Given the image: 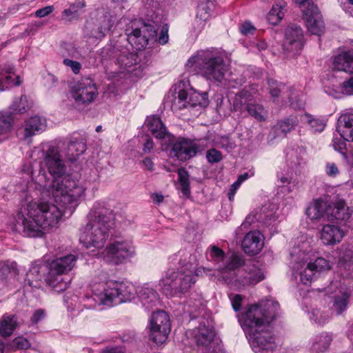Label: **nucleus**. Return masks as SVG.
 Here are the masks:
<instances>
[{
	"instance_id": "f257e3e1",
	"label": "nucleus",
	"mask_w": 353,
	"mask_h": 353,
	"mask_svg": "<svg viewBox=\"0 0 353 353\" xmlns=\"http://www.w3.org/2000/svg\"><path fill=\"white\" fill-rule=\"evenodd\" d=\"M31 157L42 159L45 167L54 178L50 182L47 180L45 171H40L35 183L43 189V194L52 195L57 202L63 206L78 205L85 197V188L71 175L66 174L67 167L58 148L49 143H43L34 148Z\"/></svg>"
},
{
	"instance_id": "f03ea898",
	"label": "nucleus",
	"mask_w": 353,
	"mask_h": 353,
	"mask_svg": "<svg viewBox=\"0 0 353 353\" xmlns=\"http://www.w3.org/2000/svg\"><path fill=\"white\" fill-rule=\"evenodd\" d=\"M53 199V201L32 202L28 205L27 214H19L17 230L22 232L24 236L41 237L47 231L57 228L59 221L66 210L72 214L77 205L63 206Z\"/></svg>"
},
{
	"instance_id": "7ed1b4c3",
	"label": "nucleus",
	"mask_w": 353,
	"mask_h": 353,
	"mask_svg": "<svg viewBox=\"0 0 353 353\" xmlns=\"http://www.w3.org/2000/svg\"><path fill=\"white\" fill-rule=\"evenodd\" d=\"M173 264L178 263L179 267L176 271L170 269L159 281V285L167 295L178 296L185 294L196 282L195 276L211 275L210 269L196 268V259L185 251H179L170 257Z\"/></svg>"
},
{
	"instance_id": "20e7f679",
	"label": "nucleus",
	"mask_w": 353,
	"mask_h": 353,
	"mask_svg": "<svg viewBox=\"0 0 353 353\" xmlns=\"http://www.w3.org/2000/svg\"><path fill=\"white\" fill-rule=\"evenodd\" d=\"M113 211L105 203L96 202L88 215V223L81 228L80 241L86 248H103L114 224Z\"/></svg>"
},
{
	"instance_id": "39448f33",
	"label": "nucleus",
	"mask_w": 353,
	"mask_h": 353,
	"mask_svg": "<svg viewBox=\"0 0 353 353\" xmlns=\"http://www.w3.org/2000/svg\"><path fill=\"white\" fill-rule=\"evenodd\" d=\"M93 297H87V307L94 309L97 305L110 306L130 301L135 296L137 290L130 283L116 281H99L95 279L91 285Z\"/></svg>"
},
{
	"instance_id": "423d86ee",
	"label": "nucleus",
	"mask_w": 353,
	"mask_h": 353,
	"mask_svg": "<svg viewBox=\"0 0 353 353\" xmlns=\"http://www.w3.org/2000/svg\"><path fill=\"white\" fill-rule=\"evenodd\" d=\"M161 0H142L146 10L148 19L153 24L141 20L132 21L125 30L128 41L138 50L144 48L150 39L157 37V26L161 23V17L155 13L161 6Z\"/></svg>"
},
{
	"instance_id": "0eeeda50",
	"label": "nucleus",
	"mask_w": 353,
	"mask_h": 353,
	"mask_svg": "<svg viewBox=\"0 0 353 353\" xmlns=\"http://www.w3.org/2000/svg\"><path fill=\"white\" fill-rule=\"evenodd\" d=\"M188 71L199 72L207 80L222 83L225 79L228 65L223 54L214 50L198 51L187 61Z\"/></svg>"
},
{
	"instance_id": "6e6552de",
	"label": "nucleus",
	"mask_w": 353,
	"mask_h": 353,
	"mask_svg": "<svg viewBox=\"0 0 353 353\" xmlns=\"http://www.w3.org/2000/svg\"><path fill=\"white\" fill-rule=\"evenodd\" d=\"M299 247H295L290 252L291 264L294 271L300 274V280L304 285H308L321 272L330 270L332 268L329 261L318 257L314 261H310V252Z\"/></svg>"
},
{
	"instance_id": "1a4fd4ad",
	"label": "nucleus",
	"mask_w": 353,
	"mask_h": 353,
	"mask_svg": "<svg viewBox=\"0 0 353 353\" xmlns=\"http://www.w3.org/2000/svg\"><path fill=\"white\" fill-rule=\"evenodd\" d=\"M279 303L268 301L264 305L255 304L248 306L239 318L241 325L246 335L266 328L274 317Z\"/></svg>"
},
{
	"instance_id": "9d476101",
	"label": "nucleus",
	"mask_w": 353,
	"mask_h": 353,
	"mask_svg": "<svg viewBox=\"0 0 353 353\" xmlns=\"http://www.w3.org/2000/svg\"><path fill=\"white\" fill-rule=\"evenodd\" d=\"M77 260V257L72 254L52 260L45 279L47 284L57 292L65 290L69 285V281L65 279L63 275L73 269Z\"/></svg>"
},
{
	"instance_id": "9b49d317",
	"label": "nucleus",
	"mask_w": 353,
	"mask_h": 353,
	"mask_svg": "<svg viewBox=\"0 0 353 353\" xmlns=\"http://www.w3.org/2000/svg\"><path fill=\"white\" fill-rule=\"evenodd\" d=\"M101 57L104 59H112L120 69H128L138 63V54L123 44L121 39L111 43L102 49Z\"/></svg>"
},
{
	"instance_id": "f8f14e48",
	"label": "nucleus",
	"mask_w": 353,
	"mask_h": 353,
	"mask_svg": "<svg viewBox=\"0 0 353 353\" xmlns=\"http://www.w3.org/2000/svg\"><path fill=\"white\" fill-rule=\"evenodd\" d=\"M135 248L132 240L121 239L109 244L102 252L103 259L115 265L123 263L126 259L134 256Z\"/></svg>"
},
{
	"instance_id": "ddd939ff",
	"label": "nucleus",
	"mask_w": 353,
	"mask_h": 353,
	"mask_svg": "<svg viewBox=\"0 0 353 353\" xmlns=\"http://www.w3.org/2000/svg\"><path fill=\"white\" fill-rule=\"evenodd\" d=\"M150 337L157 344H162L171 330L170 318L164 311L153 312L149 325Z\"/></svg>"
},
{
	"instance_id": "4468645a",
	"label": "nucleus",
	"mask_w": 353,
	"mask_h": 353,
	"mask_svg": "<svg viewBox=\"0 0 353 353\" xmlns=\"http://www.w3.org/2000/svg\"><path fill=\"white\" fill-rule=\"evenodd\" d=\"M294 3L301 7L307 3V6L302 10L303 19L305 22L309 32L313 34L321 36L325 29V23L319 8L309 0H293Z\"/></svg>"
},
{
	"instance_id": "2eb2a0df",
	"label": "nucleus",
	"mask_w": 353,
	"mask_h": 353,
	"mask_svg": "<svg viewBox=\"0 0 353 353\" xmlns=\"http://www.w3.org/2000/svg\"><path fill=\"white\" fill-rule=\"evenodd\" d=\"M70 94L78 104H89L98 96L96 83L90 77H84L70 87Z\"/></svg>"
},
{
	"instance_id": "dca6fc26",
	"label": "nucleus",
	"mask_w": 353,
	"mask_h": 353,
	"mask_svg": "<svg viewBox=\"0 0 353 353\" xmlns=\"http://www.w3.org/2000/svg\"><path fill=\"white\" fill-rule=\"evenodd\" d=\"M208 105V99L206 92L199 93L193 90L190 91L180 90L172 102V109L176 111L196 105L206 107Z\"/></svg>"
},
{
	"instance_id": "f3484780",
	"label": "nucleus",
	"mask_w": 353,
	"mask_h": 353,
	"mask_svg": "<svg viewBox=\"0 0 353 353\" xmlns=\"http://www.w3.org/2000/svg\"><path fill=\"white\" fill-rule=\"evenodd\" d=\"M254 353H274L275 339L267 328L246 335Z\"/></svg>"
},
{
	"instance_id": "a211bd4d",
	"label": "nucleus",
	"mask_w": 353,
	"mask_h": 353,
	"mask_svg": "<svg viewBox=\"0 0 353 353\" xmlns=\"http://www.w3.org/2000/svg\"><path fill=\"white\" fill-rule=\"evenodd\" d=\"M112 22L111 16L99 12L96 17L88 20L85 26V33L89 37L101 39L111 30Z\"/></svg>"
},
{
	"instance_id": "6ab92c4d",
	"label": "nucleus",
	"mask_w": 353,
	"mask_h": 353,
	"mask_svg": "<svg viewBox=\"0 0 353 353\" xmlns=\"http://www.w3.org/2000/svg\"><path fill=\"white\" fill-rule=\"evenodd\" d=\"M168 142L172 145L171 152L182 161L192 158L199 151L202 150L197 141L190 139L179 137L174 141L173 137V140Z\"/></svg>"
},
{
	"instance_id": "aec40b11",
	"label": "nucleus",
	"mask_w": 353,
	"mask_h": 353,
	"mask_svg": "<svg viewBox=\"0 0 353 353\" xmlns=\"http://www.w3.org/2000/svg\"><path fill=\"white\" fill-rule=\"evenodd\" d=\"M303 32L300 26L291 24L287 27L283 42V50L288 55L298 54L303 48Z\"/></svg>"
},
{
	"instance_id": "412c9836",
	"label": "nucleus",
	"mask_w": 353,
	"mask_h": 353,
	"mask_svg": "<svg viewBox=\"0 0 353 353\" xmlns=\"http://www.w3.org/2000/svg\"><path fill=\"white\" fill-rule=\"evenodd\" d=\"M275 212L270 205H265L259 210L248 214L244 222L236 229V234H240L244 230H247L252 223L255 221L261 222L270 225L276 221Z\"/></svg>"
},
{
	"instance_id": "4be33fe9",
	"label": "nucleus",
	"mask_w": 353,
	"mask_h": 353,
	"mask_svg": "<svg viewBox=\"0 0 353 353\" xmlns=\"http://www.w3.org/2000/svg\"><path fill=\"white\" fill-rule=\"evenodd\" d=\"M243 265L241 256L233 254L226 261L223 266L219 267L216 271L219 279L229 283L236 276V270Z\"/></svg>"
},
{
	"instance_id": "5701e85b",
	"label": "nucleus",
	"mask_w": 353,
	"mask_h": 353,
	"mask_svg": "<svg viewBox=\"0 0 353 353\" xmlns=\"http://www.w3.org/2000/svg\"><path fill=\"white\" fill-rule=\"evenodd\" d=\"M46 128V121L39 117H32L25 121L22 128V137L28 143L31 142L32 137L43 132Z\"/></svg>"
},
{
	"instance_id": "b1692460",
	"label": "nucleus",
	"mask_w": 353,
	"mask_h": 353,
	"mask_svg": "<svg viewBox=\"0 0 353 353\" xmlns=\"http://www.w3.org/2000/svg\"><path fill=\"white\" fill-rule=\"evenodd\" d=\"M263 245V236L259 231H252L247 233L242 241V248L244 252L250 256L259 254Z\"/></svg>"
},
{
	"instance_id": "393cba45",
	"label": "nucleus",
	"mask_w": 353,
	"mask_h": 353,
	"mask_svg": "<svg viewBox=\"0 0 353 353\" xmlns=\"http://www.w3.org/2000/svg\"><path fill=\"white\" fill-rule=\"evenodd\" d=\"M353 214V209L347 205L344 199L337 197L330 204L328 219L347 221Z\"/></svg>"
},
{
	"instance_id": "a878e982",
	"label": "nucleus",
	"mask_w": 353,
	"mask_h": 353,
	"mask_svg": "<svg viewBox=\"0 0 353 353\" xmlns=\"http://www.w3.org/2000/svg\"><path fill=\"white\" fill-rule=\"evenodd\" d=\"M344 235V232L340 227L332 224L325 225L321 230V240L325 245L339 243Z\"/></svg>"
},
{
	"instance_id": "bb28decb",
	"label": "nucleus",
	"mask_w": 353,
	"mask_h": 353,
	"mask_svg": "<svg viewBox=\"0 0 353 353\" xmlns=\"http://www.w3.org/2000/svg\"><path fill=\"white\" fill-rule=\"evenodd\" d=\"M324 290L325 293L329 295L336 294V290H339V292L341 294L340 296L338 295L335 296L334 302V308L337 314H341L346 310L348 295L343 291V288L341 287L339 282L337 281H332Z\"/></svg>"
},
{
	"instance_id": "cd10ccee",
	"label": "nucleus",
	"mask_w": 353,
	"mask_h": 353,
	"mask_svg": "<svg viewBox=\"0 0 353 353\" xmlns=\"http://www.w3.org/2000/svg\"><path fill=\"white\" fill-rule=\"evenodd\" d=\"M297 125L296 118L290 117L278 121L272 128L268 135L269 142H272L276 138H283L291 132Z\"/></svg>"
},
{
	"instance_id": "c85d7f7f",
	"label": "nucleus",
	"mask_w": 353,
	"mask_h": 353,
	"mask_svg": "<svg viewBox=\"0 0 353 353\" xmlns=\"http://www.w3.org/2000/svg\"><path fill=\"white\" fill-rule=\"evenodd\" d=\"M146 126L155 138L165 139L166 141L173 140V136L168 132L165 125L159 117L156 116L148 117Z\"/></svg>"
},
{
	"instance_id": "c756f323",
	"label": "nucleus",
	"mask_w": 353,
	"mask_h": 353,
	"mask_svg": "<svg viewBox=\"0 0 353 353\" xmlns=\"http://www.w3.org/2000/svg\"><path fill=\"white\" fill-rule=\"evenodd\" d=\"M194 339L197 345L208 350L212 348L215 336L212 329L207 327L205 325H200L194 330Z\"/></svg>"
},
{
	"instance_id": "7c9ffc66",
	"label": "nucleus",
	"mask_w": 353,
	"mask_h": 353,
	"mask_svg": "<svg viewBox=\"0 0 353 353\" xmlns=\"http://www.w3.org/2000/svg\"><path fill=\"white\" fill-rule=\"evenodd\" d=\"M330 203L322 199L315 200L306 210V214L311 220H316L326 216L329 217Z\"/></svg>"
},
{
	"instance_id": "2f4dec72",
	"label": "nucleus",
	"mask_w": 353,
	"mask_h": 353,
	"mask_svg": "<svg viewBox=\"0 0 353 353\" xmlns=\"http://www.w3.org/2000/svg\"><path fill=\"white\" fill-rule=\"evenodd\" d=\"M336 131L341 138L347 141H353V114H343L337 121Z\"/></svg>"
},
{
	"instance_id": "473e14b6",
	"label": "nucleus",
	"mask_w": 353,
	"mask_h": 353,
	"mask_svg": "<svg viewBox=\"0 0 353 353\" xmlns=\"http://www.w3.org/2000/svg\"><path fill=\"white\" fill-rule=\"evenodd\" d=\"M138 297L143 306L146 309L152 308L159 302L157 292L148 283L140 288L138 291Z\"/></svg>"
},
{
	"instance_id": "72a5a7b5",
	"label": "nucleus",
	"mask_w": 353,
	"mask_h": 353,
	"mask_svg": "<svg viewBox=\"0 0 353 353\" xmlns=\"http://www.w3.org/2000/svg\"><path fill=\"white\" fill-rule=\"evenodd\" d=\"M306 154L301 148L291 150L287 153V163L295 172H300L306 165Z\"/></svg>"
},
{
	"instance_id": "f704fd0d",
	"label": "nucleus",
	"mask_w": 353,
	"mask_h": 353,
	"mask_svg": "<svg viewBox=\"0 0 353 353\" xmlns=\"http://www.w3.org/2000/svg\"><path fill=\"white\" fill-rule=\"evenodd\" d=\"M333 68L339 71L353 72V51H347L336 55L333 61Z\"/></svg>"
},
{
	"instance_id": "c9c22d12",
	"label": "nucleus",
	"mask_w": 353,
	"mask_h": 353,
	"mask_svg": "<svg viewBox=\"0 0 353 353\" xmlns=\"http://www.w3.org/2000/svg\"><path fill=\"white\" fill-rule=\"evenodd\" d=\"M45 266L39 264H32L26 274L24 285L26 288H38L41 285V281L44 273Z\"/></svg>"
},
{
	"instance_id": "e433bc0d",
	"label": "nucleus",
	"mask_w": 353,
	"mask_h": 353,
	"mask_svg": "<svg viewBox=\"0 0 353 353\" xmlns=\"http://www.w3.org/2000/svg\"><path fill=\"white\" fill-rule=\"evenodd\" d=\"M333 340L332 333L322 332L313 339L310 349V353H323L326 352Z\"/></svg>"
},
{
	"instance_id": "4c0bfd02",
	"label": "nucleus",
	"mask_w": 353,
	"mask_h": 353,
	"mask_svg": "<svg viewBox=\"0 0 353 353\" xmlns=\"http://www.w3.org/2000/svg\"><path fill=\"white\" fill-rule=\"evenodd\" d=\"M20 83L19 77L14 72L13 67L8 65L0 72V91L3 92Z\"/></svg>"
},
{
	"instance_id": "58836bf2",
	"label": "nucleus",
	"mask_w": 353,
	"mask_h": 353,
	"mask_svg": "<svg viewBox=\"0 0 353 353\" xmlns=\"http://www.w3.org/2000/svg\"><path fill=\"white\" fill-rule=\"evenodd\" d=\"M86 148V144L83 140H75L68 143L63 152L69 161H74L85 152Z\"/></svg>"
},
{
	"instance_id": "ea45409f",
	"label": "nucleus",
	"mask_w": 353,
	"mask_h": 353,
	"mask_svg": "<svg viewBox=\"0 0 353 353\" xmlns=\"http://www.w3.org/2000/svg\"><path fill=\"white\" fill-rule=\"evenodd\" d=\"M213 8L214 3L212 0H200L197 7L196 23L201 26H203Z\"/></svg>"
},
{
	"instance_id": "a19ab883",
	"label": "nucleus",
	"mask_w": 353,
	"mask_h": 353,
	"mask_svg": "<svg viewBox=\"0 0 353 353\" xmlns=\"http://www.w3.org/2000/svg\"><path fill=\"white\" fill-rule=\"evenodd\" d=\"M340 273L343 277H350L353 272V255L350 250L340 256L339 261Z\"/></svg>"
},
{
	"instance_id": "79ce46f5",
	"label": "nucleus",
	"mask_w": 353,
	"mask_h": 353,
	"mask_svg": "<svg viewBox=\"0 0 353 353\" xmlns=\"http://www.w3.org/2000/svg\"><path fill=\"white\" fill-rule=\"evenodd\" d=\"M285 3L283 1L276 2L267 14L269 23L277 25L283 18L285 12Z\"/></svg>"
},
{
	"instance_id": "37998d69",
	"label": "nucleus",
	"mask_w": 353,
	"mask_h": 353,
	"mask_svg": "<svg viewBox=\"0 0 353 353\" xmlns=\"http://www.w3.org/2000/svg\"><path fill=\"white\" fill-rule=\"evenodd\" d=\"M264 279L263 272L254 267L250 269L248 275H241L236 280L242 286L255 285Z\"/></svg>"
},
{
	"instance_id": "c03bdc74",
	"label": "nucleus",
	"mask_w": 353,
	"mask_h": 353,
	"mask_svg": "<svg viewBox=\"0 0 353 353\" xmlns=\"http://www.w3.org/2000/svg\"><path fill=\"white\" fill-rule=\"evenodd\" d=\"M17 326L14 315H5L0 323V334L4 337L10 336Z\"/></svg>"
},
{
	"instance_id": "a18cd8bd",
	"label": "nucleus",
	"mask_w": 353,
	"mask_h": 353,
	"mask_svg": "<svg viewBox=\"0 0 353 353\" xmlns=\"http://www.w3.org/2000/svg\"><path fill=\"white\" fill-rule=\"evenodd\" d=\"M31 106V103L28 101L26 95H22L19 99H15L12 105L10 106V113L12 114H23L28 111Z\"/></svg>"
},
{
	"instance_id": "49530a36",
	"label": "nucleus",
	"mask_w": 353,
	"mask_h": 353,
	"mask_svg": "<svg viewBox=\"0 0 353 353\" xmlns=\"http://www.w3.org/2000/svg\"><path fill=\"white\" fill-rule=\"evenodd\" d=\"M252 99L250 95L247 92H241L238 93L233 101V110L243 112L246 111V106L250 103Z\"/></svg>"
},
{
	"instance_id": "de8ad7c7",
	"label": "nucleus",
	"mask_w": 353,
	"mask_h": 353,
	"mask_svg": "<svg viewBox=\"0 0 353 353\" xmlns=\"http://www.w3.org/2000/svg\"><path fill=\"white\" fill-rule=\"evenodd\" d=\"M246 111L250 116L253 117L259 121L265 120L267 112L261 105L251 101V103L246 106Z\"/></svg>"
},
{
	"instance_id": "09e8293b",
	"label": "nucleus",
	"mask_w": 353,
	"mask_h": 353,
	"mask_svg": "<svg viewBox=\"0 0 353 353\" xmlns=\"http://www.w3.org/2000/svg\"><path fill=\"white\" fill-rule=\"evenodd\" d=\"M177 172L179 176V183L181 192L184 195L188 196L190 193L188 172L187 170L182 168H179Z\"/></svg>"
},
{
	"instance_id": "8fccbe9b",
	"label": "nucleus",
	"mask_w": 353,
	"mask_h": 353,
	"mask_svg": "<svg viewBox=\"0 0 353 353\" xmlns=\"http://www.w3.org/2000/svg\"><path fill=\"white\" fill-rule=\"evenodd\" d=\"M208 260L214 263H219L225 257V252L216 245H210L206 251Z\"/></svg>"
},
{
	"instance_id": "3c124183",
	"label": "nucleus",
	"mask_w": 353,
	"mask_h": 353,
	"mask_svg": "<svg viewBox=\"0 0 353 353\" xmlns=\"http://www.w3.org/2000/svg\"><path fill=\"white\" fill-rule=\"evenodd\" d=\"M310 320L318 324H324L330 318L328 310H321L318 308L313 309L310 313Z\"/></svg>"
},
{
	"instance_id": "603ef678",
	"label": "nucleus",
	"mask_w": 353,
	"mask_h": 353,
	"mask_svg": "<svg viewBox=\"0 0 353 353\" xmlns=\"http://www.w3.org/2000/svg\"><path fill=\"white\" fill-rule=\"evenodd\" d=\"M13 119L11 114H4L0 112V134L8 132L12 125Z\"/></svg>"
},
{
	"instance_id": "864d4df0",
	"label": "nucleus",
	"mask_w": 353,
	"mask_h": 353,
	"mask_svg": "<svg viewBox=\"0 0 353 353\" xmlns=\"http://www.w3.org/2000/svg\"><path fill=\"white\" fill-rule=\"evenodd\" d=\"M19 269L16 262L7 261L3 263L0 267V276L2 277H6L8 274H18Z\"/></svg>"
},
{
	"instance_id": "5fc2aeb1",
	"label": "nucleus",
	"mask_w": 353,
	"mask_h": 353,
	"mask_svg": "<svg viewBox=\"0 0 353 353\" xmlns=\"http://www.w3.org/2000/svg\"><path fill=\"white\" fill-rule=\"evenodd\" d=\"M305 119L314 132H321L325 127V123L322 119L312 118L311 115L308 114L305 115Z\"/></svg>"
},
{
	"instance_id": "6e6d98bb",
	"label": "nucleus",
	"mask_w": 353,
	"mask_h": 353,
	"mask_svg": "<svg viewBox=\"0 0 353 353\" xmlns=\"http://www.w3.org/2000/svg\"><path fill=\"white\" fill-rule=\"evenodd\" d=\"M268 85L270 94L274 99L279 97L280 93L284 90L285 85L282 83L278 82L274 79L268 80Z\"/></svg>"
},
{
	"instance_id": "4d7b16f0",
	"label": "nucleus",
	"mask_w": 353,
	"mask_h": 353,
	"mask_svg": "<svg viewBox=\"0 0 353 353\" xmlns=\"http://www.w3.org/2000/svg\"><path fill=\"white\" fill-rule=\"evenodd\" d=\"M79 15L78 10L75 5H72L69 8L65 9L62 12V19L65 21H72L77 19Z\"/></svg>"
},
{
	"instance_id": "13d9d810",
	"label": "nucleus",
	"mask_w": 353,
	"mask_h": 353,
	"mask_svg": "<svg viewBox=\"0 0 353 353\" xmlns=\"http://www.w3.org/2000/svg\"><path fill=\"white\" fill-rule=\"evenodd\" d=\"M46 316V310L43 309H38L35 310L30 317V323L32 325H37L43 320Z\"/></svg>"
},
{
	"instance_id": "bf43d9fd",
	"label": "nucleus",
	"mask_w": 353,
	"mask_h": 353,
	"mask_svg": "<svg viewBox=\"0 0 353 353\" xmlns=\"http://www.w3.org/2000/svg\"><path fill=\"white\" fill-rule=\"evenodd\" d=\"M13 345L19 350H27L30 347V343L27 339L19 336L14 339Z\"/></svg>"
},
{
	"instance_id": "052dcab7",
	"label": "nucleus",
	"mask_w": 353,
	"mask_h": 353,
	"mask_svg": "<svg viewBox=\"0 0 353 353\" xmlns=\"http://www.w3.org/2000/svg\"><path fill=\"white\" fill-rule=\"evenodd\" d=\"M206 158L211 163H217L222 159V154L216 149H211L208 151Z\"/></svg>"
},
{
	"instance_id": "680f3d73",
	"label": "nucleus",
	"mask_w": 353,
	"mask_h": 353,
	"mask_svg": "<svg viewBox=\"0 0 353 353\" xmlns=\"http://www.w3.org/2000/svg\"><path fill=\"white\" fill-rule=\"evenodd\" d=\"M63 63L65 66L70 68L74 74H77L79 73L81 68V65L79 62L69 59H64Z\"/></svg>"
},
{
	"instance_id": "e2e57ef3",
	"label": "nucleus",
	"mask_w": 353,
	"mask_h": 353,
	"mask_svg": "<svg viewBox=\"0 0 353 353\" xmlns=\"http://www.w3.org/2000/svg\"><path fill=\"white\" fill-rule=\"evenodd\" d=\"M346 140L341 138H334L332 140V145L335 150L340 152L342 154H345V150L346 148Z\"/></svg>"
},
{
	"instance_id": "0e129e2a",
	"label": "nucleus",
	"mask_w": 353,
	"mask_h": 353,
	"mask_svg": "<svg viewBox=\"0 0 353 353\" xmlns=\"http://www.w3.org/2000/svg\"><path fill=\"white\" fill-rule=\"evenodd\" d=\"M254 26L250 23L245 21L240 26V32L243 35L253 34L255 31Z\"/></svg>"
},
{
	"instance_id": "69168bd1",
	"label": "nucleus",
	"mask_w": 353,
	"mask_h": 353,
	"mask_svg": "<svg viewBox=\"0 0 353 353\" xmlns=\"http://www.w3.org/2000/svg\"><path fill=\"white\" fill-rule=\"evenodd\" d=\"M168 26L167 24H165L161 28L160 35L158 38V41L160 44L164 45L168 41Z\"/></svg>"
},
{
	"instance_id": "338daca9",
	"label": "nucleus",
	"mask_w": 353,
	"mask_h": 353,
	"mask_svg": "<svg viewBox=\"0 0 353 353\" xmlns=\"http://www.w3.org/2000/svg\"><path fill=\"white\" fill-rule=\"evenodd\" d=\"M230 299L234 310L239 311L241 307L243 301L242 296L239 294H235L232 296H230Z\"/></svg>"
},
{
	"instance_id": "774afa93",
	"label": "nucleus",
	"mask_w": 353,
	"mask_h": 353,
	"mask_svg": "<svg viewBox=\"0 0 353 353\" xmlns=\"http://www.w3.org/2000/svg\"><path fill=\"white\" fill-rule=\"evenodd\" d=\"M342 90L347 95L353 94V77L343 83Z\"/></svg>"
}]
</instances>
